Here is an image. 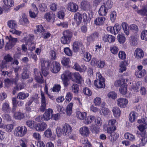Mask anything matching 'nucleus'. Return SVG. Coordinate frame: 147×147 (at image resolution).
<instances>
[{"mask_svg":"<svg viewBox=\"0 0 147 147\" xmlns=\"http://www.w3.org/2000/svg\"><path fill=\"white\" fill-rule=\"evenodd\" d=\"M34 98L32 97L26 104L25 108L26 110L28 111H33L36 108L35 105L32 104Z\"/></svg>","mask_w":147,"mask_h":147,"instance_id":"8","label":"nucleus"},{"mask_svg":"<svg viewBox=\"0 0 147 147\" xmlns=\"http://www.w3.org/2000/svg\"><path fill=\"white\" fill-rule=\"evenodd\" d=\"M72 76L75 78L76 82L78 83L80 82L82 77L78 73L76 72L73 73Z\"/></svg>","mask_w":147,"mask_h":147,"instance_id":"45","label":"nucleus"},{"mask_svg":"<svg viewBox=\"0 0 147 147\" xmlns=\"http://www.w3.org/2000/svg\"><path fill=\"white\" fill-rule=\"evenodd\" d=\"M146 73V70L143 69L142 71L138 70L135 73L136 76L139 78H142L145 74Z\"/></svg>","mask_w":147,"mask_h":147,"instance_id":"38","label":"nucleus"},{"mask_svg":"<svg viewBox=\"0 0 147 147\" xmlns=\"http://www.w3.org/2000/svg\"><path fill=\"white\" fill-rule=\"evenodd\" d=\"M50 7L52 11H55L58 7V6L56 3H53L50 4Z\"/></svg>","mask_w":147,"mask_h":147,"instance_id":"63","label":"nucleus"},{"mask_svg":"<svg viewBox=\"0 0 147 147\" xmlns=\"http://www.w3.org/2000/svg\"><path fill=\"white\" fill-rule=\"evenodd\" d=\"M4 5L6 7H10L14 5L13 0H2Z\"/></svg>","mask_w":147,"mask_h":147,"instance_id":"37","label":"nucleus"},{"mask_svg":"<svg viewBox=\"0 0 147 147\" xmlns=\"http://www.w3.org/2000/svg\"><path fill=\"white\" fill-rule=\"evenodd\" d=\"M25 36L21 40V42L25 43L26 44L32 41L34 39V37L33 34H28L26 33L24 34Z\"/></svg>","mask_w":147,"mask_h":147,"instance_id":"10","label":"nucleus"},{"mask_svg":"<svg viewBox=\"0 0 147 147\" xmlns=\"http://www.w3.org/2000/svg\"><path fill=\"white\" fill-rule=\"evenodd\" d=\"M82 20V15L80 13H77L75 14L74 19V24L76 23L77 25H79L81 22Z\"/></svg>","mask_w":147,"mask_h":147,"instance_id":"20","label":"nucleus"},{"mask_svg":"<svg viewBox=\"0 0 147 147\" xmlns=\"http://www.w3.org/2000/svg\"><path fill=\"white\" fill-rule=\"evenodd\" d=\"M105 20V18L103 17H98L94 20V24L97 25H102Z\"/></svg>","mask_w":147,"mask_h":147,"instance_id":"36","label":"nucleus"},{"mask_svg":"<svg viewBox=\"0 0 147 147\" xmlns=\"http://www.w3.org/2000/svg\"><path fill=\"white\" fill-rule=\"evenodd\" d=\"M1 109L3 111L5 112H8L10 111L11 108L9 103L6 102L3 103Z\"/></svg>","mask_w":147,"mask_h":147,"instance_id":"33","label":"nucleus"},{"mask_svg":"<svg viewBox=\"0 0 147 147\" xmlns=\"http://www.w3.org/2000/svg\"><path fill=\"white\" fill-rule=\"evenodd\" d=\"M51 130L50 129H48L44 132V135L47 138H51L52 140H54L56 138L55 136L51 137L52 135Z\"/></svg>","mask_w":147,"mask_h":147,"instance_id":"26","label":"nucleus"},{"mask_svg":"<svg viewBox=\"0 0 147 147\" xmlns=\"http://www.w3.org/2000/svg\"><path fill=\"white\" fill-rule=\"evenodd\" d=\"M61 63L64 66L67 65L69 63V58L63 57L61 59Z\"/></svg>","mask_w":147,"mask_h":147,"instance_id":"49","label":"nucleus"},{"mask_svg":"<svg viewBox=\"0 0 147 147\" xmlns=\"http://www.w3.org/2000/svg\"><path fill=\"white\" fill-rule=\"evenodd\" d=\"M130 42L132 45H136L137 44L138 42L137 38L134 36H132L131 37Z\"/></svg>","mask_w":147,"mask_h":147,"instance_id":"58","label":"nucleus"},{"mask_svg":"<svg viewBox=\"0 0 147 147\" xmlns=\"http://www.w3.org/2000/svg\"><path fill=\"white\" fill-rule=\"evenodd\" d=\"M61 78L71 79L73 80V78L71 77V73L68 71H65L61 75Z\"/></svg>","mask_w":147,"mask_h":147,"instance_id":"31","label":"nucleus"},{"mask_svg":"<svg viewBox=\"0 0 147 147\" xmlns=\"http://www.w3.org/2000/svg\"><path fill=\"white\" fill-rule=\"evenodd\" d=\"M120 68L119 69V72L122 73L124 71L126 70V68L124 62H122L120 65Z\"/></svg>","mask_w":147,"mask_h":147,"instance_id":"53","label":"nucleus"},{"mask_svg":"<svg viewBox=\"0 0 147 147\" xmlns=\"http://www.w3.org/2000/svg\"><path fill=\"white\" fill-rule=\"evenodd\" d=\"M98 33L97 32H94L91 34L90 36L87 38V41L90 42L97 40L98 38Z\"/></svg>","mask_w":147,"mask_h":147,"instance_id":"23","label":"nucleus"},{"mask_svg":"<svg viewBox=\"0 0 147 147\" xmlns=\"http://www.w3.org/2000/svg\"><path fill=\"white\" fill-rule=\"evenodd\" d=\"M34 70L35 80L37 82L39 83H43V80L42 79V76L40 72H39L38 73L37 69H35Z\"/></svg>","mask_w":147,"mask_h":147,"instance_id":"21","label":"nucleus"},{"mask_svg":"<svg viewBox=\"0 0 147 147\" xmlns=\"http://www.w3.org/2000/svg\"><path fill=\"white\" fill-rule=\"evenodd\" d=\"M44 18L48 22H53L55 18V15L52 12L50 11L46 13L44 15Z\"/></svg>","mask_w":147,"mask_h":147,"instance_id":"12","label":"nucleus"},{"mask_svg":"<svg viewBox=\"0 0 147 147\" xmlns=\"http://www.w3.org/2000/svg\"><path fill=\"white\" fill-rule=\"evenodd\" d=\"M137 12L142 16H145L147 13V9L146 7H143L142 9L138 10Z\"/></svg>","mask_w":147,"mask_h":147,"instance_id":"42","label":"nucleus"},{"mask_svg":"<svg viewBox=\"0 0 147 147\" xmlns=\"http://www.w3.org/2000/svg\"><path fill=\"white\" fill-rule=\"evenodd\" d=\"M64 51L66 55L68 56H71L72 54L71 50L68 47H66L64 49Z\"/></svg>","mask_w":147,"mask_h":147,"instance_id":"60","label":"nucleus"},{"mask_svg":"<svg viewBox=\"0 0 147 147\" xmlns=\"http://www.w3.org/2000/svg\"><path fill=\"white\" fill-rule=\"evenodd\" d=\"M95 119L94 116H88V117H86L85 118H83V122L86 124H88L90 123Z\"/></svg>","mask_w":147,"mask_h":147,"instance_id":"35","label":"nucleus"},{"mask_svg":"<svg viewBox=\"0 0 147 147\" xmlns=\"http://www.w3.org/2000/svg\"><path fill=\"white\" fill-rule=\"evenodd\" d=\"M117 39L118 41L121 44L123 43L125 41V38L123 34H119L117 37Z\"/></svg>","mask_w":147,"mask_h":147,"instance_id":"39","label":"nucleus"},{"mask_svg":"<svg viewBox=\"0 0 147 147\" xmlns=\"http://www.w3.org/2000/svg\"><path fill=\"white\" fill-rule=\"evenodd\" d=\"M29 94L28 93H25L22 92L19 93L17 95V97L20 99H24L28 97L29 96Z\"/></svg>","mask_w":147,"mask_h":147,"instance_id":"41","label":"nucleus"},{"mask_svg":"<svg viewBox=\"0 0 147 147\" xmlns=\"http://www.w3.org/2000/svg\"><path fill=\"white\" fill-rule=\"evenodd\" d=\"M13 59L12 57L10 54H7L5 55L4 57V60L6 63L11 62Z\"/></svg>","mask_w":147,"mask_h":147,"instance_id":"47","label":"nucleus"},{"mask_svg":"<svg viewBox=\"0 0 147 147\" xmlns=\"http://www.w3.org/2000/svg\"><path fill=\"white\" fill-rule=\"evenodd\" d=\"M38 7L39 10L41 11L45 12L47 10V5L45 3H40Z\"/></svg>","mask_w":147,"mask_h":147,"instance_id":"44","label":"nucleus"},{"mask_svg":"<svg viewBox=\"0 0 147 147\" xmlns=\"http://www.w3.org/2000/svg\"><path fill=\"white\" fill-rule=\"evenodd\" d=\"M47 128V125L45 122L38 123L35 125L34 129L38 131H42Z\"/></svg>","mask_w":147,"mask_h":147,"instance_id":"11","label":"nucleus"},{"mask_svg":"<svg viewBox=\"0 0 147 147\" xmlns=\"http://www.w3.org/2000/svg\"><path fill=\"white\" fill-rule=\"evenodd\" d=\"M53 113V110L49 108L46 110L42 115L44 121H48L51 119Z\"/></svg>","mask_w":147,"mask_h":147,"instance_id":"7","label":"nucleus"},{"mask_svg":"<svg viewBox=\"0 0 147 147\" xmlns=\"http://www.w3.org/2000/svg\"><path fill=\"white\" fill-rule=\"evenodd\" d=\"M82 42L78 41L74 42L72 45L73 51L75 52L79 51L81 49H82Z\"/></svg>","mask_w":147,"mask_h":147,"instance_id":"15","label":"nucleus"},{"mask_svg":"<svg viewBox=\"0 0 147 147\" xmlns=\"http://www.w3.org/2000/svg\"><path fill=\"white\" fill-rule=\"evenodd\" d=\"M18 40L17 38H14L10 35L5 37L6 45L5 48L6 50L10 49L16 45Z\"/></svg>","mask_w":147,"mask_h":147,"instance_id":"5","label":"nucleus"},{"mask_svg":"<svg viewBox=\"0 0 147 147\" xmlns=\"http://www.w3.org/2000/svg\"><path fill=\"white\" fill-rule=\"evenodd\" d=\"M74 103L71 102L69 103L67 106L66 108V114L70 116L72 113V109Z\"/></svg>","mask_w":147,"mask_h":147,"instance_id":"30","label":"nucleus"},{"mask_svg":"<svg viewBox=\"0 0 147 147\" xmlns=\"http://www.w3.org/2000/svg\"><path fill=\"white\" fill-rule=\"evenodd\" d=\"M13 117L16 119L21 120L24 117V115L23 113L17 111L13 113Z\"/></svg>","mask_w":147,"mask_h":147,"instance_id":"25","label":"nucleus"},{"mask_svg":"<svg viewBox=\"0 0 147 147\" xmlns=\"http://www.w3.org/2000/svg\"><path fill=\"white\" fill-rule=\"evenodd\" d=\"M50 57L51 60H55L57 57L55 52L53 50H51L49 53Z\"/></svg>","mask_w":147,"mask_h":147,"instance_id":"56","label":"nucleus"},{"mask_svg":"<svg viewBox=\"0 0 147 147\" xmlns=\"http://www.w3.org/2000/svg\"><path fill=\"white\" fill-rule=\"evenodd\" d=\"M138 127L139 130L141 131V135L146 134L145 132L144 131L145 129L146 128V125L141 124Z\"/></svg>","mask_w":147,"mask_h":147,"instance_id":"57","label":"nucleus"},{"mask_svg":"<svg viewBox=\"0 0 147 147\" xmlns=\"http://www.w3.org/2000/svg\"><path fill=\"white\" fill-rule=\"evenodd\" d=\"M63 35L61 39V42L64 44H69L72 36V32L69 31H65L63 32Z\"/></svg>","mask_w":147,"mask_h":147,"instance_id":"6","label":"nucleus"},{"mask_svg":"<svg viewBox=\"0 0 147 147\" xmlns=\"http://www.w3.org/2000/svg\"><path fill=\"white\" fill-rule=\"evenodd\" d=\"M121 28V26L118 24H116L113 27V33L115 35L117 34L120 30Z\"/></svg>","mask_w":147,"mask_h":147,"instance_id":"46","label":"nucleus"},{"mask_svg":"<svg viewBox=\"0 0 147 147\" xmlns=\"http://www.w3.org/2000/svg\"><path fill=\"white\" fill-rule=\"evenodd\" d=\"M97 126V125H92L91 126L90 130L93 133L96 134L98 133L99 128Z\"/></svg>","mask_w":147,"mask_h":147,"instance_id":"48","label":"nucleus"},{"mask_svg":"<svg viewBox=\"0 0 147 147\" xmlns=\"http://www.w3.org/2000/svg\"><path fill=\"white\" fill-rule=\"evenodd\" d=\"M41 67L42 69L49 68L50 63L48 61L45 60L43 59H40Z\"/></svg>","mask_w":147,"mask_h":147,"instance_id":"34","label":"nucleus"},{"mask_svg":"<svg viewBox=\"0 0 147 147\" xmlns=\"http://www.w3.org/2000/svg\"><path fill=\"white\" fill-rule=\"evenodd\" d=\"M72 97V94L71 93L68 92L66 93L65 98L67 101L70 102L71 100Z\"/></svg>","mask_w":147,"mask_h":147,"instance_id":"61","label":"nucleus"},{"mask_svg":"<svg viewBox=\"0 0 147 147\" xmlns=\"http://www.w3.org/2000/svg\"><path fill=\"white\" fill-rule=\"evenodd\" d=\"M139 109L136 108L134 111L131 112L129 115V120L131 122H134L138 116L137 112L140 111Z\"/></svg>","mask_w":147,"mask_h":147,"instance_id":"14","label":"nucleus"},{"mask_svg":"<svg viewBox=\"0 0 147 147\" xmlns=\"http://www.w3.org/2000/svg\"><path fill=\"white\" fill-rule=\"evenodd\" d=\"M34 121H33L28 120L26 122V125L31 129H34Z\"/></svg>","mask_w":147,"mask_h":147,"instance_id":"51","label":"nucleus"},{"mask_svg":"<svg viewBox=\"0 0 147 147\" xmlns=\"http://www.w3.org/2000/svg\"><path fill=\"white\" fill-rule=\"evenodd\" d=\"M61 86L59 84H55L52 88L53 92H58L60 90Z\"/></svg>","mask_w":147,"mask_h":147,"instance_id":"59","label":"nucleus"},{"mask_svg":"<svg viewBox=\"0 0 147 147\" xmlns=\"http://www.w3.org/2000/svg\"><path fill=\"white\" fill-rule=\"evenodd\" d=\"M7 25L11 29L9 30V32L13 34L20 36L22 34L21 31L17 30L15 29L17 26V22L15 20H8L7 22Z\"/></svg>","mask_w":147,"mask_h":147,"instance_id":"2","label":"nucleus"},{"mask_svg":"<svg viewBox=\"0 0 147 147\" xmlns=\"http://www.w3.org/2000/svg\"><path fill=\"white\" fill-rule=\"evenodd\" d=\"M141 135L142 136V138L141 140L140 144L141 145L144 146L147 142V136L146 134Z\"/></svg>","mask_w":147,"mask_h":147,"instance_id":"52","label":"nucleus"},{"mask_svg":"<svg viewBox=\"0 0 147 147\" xmlns=\"http://www.w3.org/2000/svg\"><path fill=\"white\" fill-rule=\"evenodd\" d=\"M112 111L113 115L116 118L119 117L121 114V111L117 107H114L113 108Z\"/></svg>","mask_w":147,"mask_h":147,"instance_id":"29","label":"nucleus"},{"mask_svg":"<svg viewBox=\"0 0 147 147\" xmlns=\"http://www.w3.org/2000/svg\"><path fill=\"white\" fill-rule=\"evenodd\" d=\"M95 59H92L91 61L92 63L95 64L99 68H103L105 64V62L104 61L101 60L96 61Z\"/></svg>","mask_w":147,"mask_h":147,"instance_id":"27","label":"nucleus"},{"mask_svg":"<svg viewBox=\"0 0 147 147\" xmlns=\"http://www.w3.org/2000/svg\"><path fill=\"white\" fill-rule=\"evenodd\" d=\"M90 3L86 1H83V10H87L90 8Z\"/></svg>","mask_w":147,"mask_h":147,"instance_id":"55","label":"nucleus"},{"mask_svg":"<svg viewBox=\"0 0 147 147\" xmlns=\"http://www.w3.org/2000/svg\"><path fill=\"white\" fill-rule=\"evenodd\" d=\"M36 29L34 30L35 34H38L40 35L42 34L43 32H45V30L43 27L42 25H38L36 26Z\"/></svg>","mask_w":147,"mask_h":147,"instance_id":"19","label":"nucleus"},{"mask_svg":"<svg viewBox=\"0 0 147 147\" xmlns=\"http://www.w3.org/2000/svg\"><path fill=\"white\" fill-rule=\"evenodd\" d=\"M19 22L20 24L24 26H27L29 23V21L25 14H23L22 17L20 18Z\"/></svg>","mask_w":147,"mask_h":147,"instance_id":"18","label":"nucleus"},{"mask_svg":"<svg viewBox=\"0 0 147 147\" xmlns=\"http://www.w3.org/2000/svg\"><path fill=\"white\" fill-rule=\"evenodd\" d=\"M65 9L64 7H61L58 12L57 17L60 19H63L65 16Z\"/></svg>","mask_w":147,"mask_h":147,"instance_id":"32","label":"nucleus"},{"mask_svg":"<svg viewBox=\"0 0 147 147\" xmlns=\"http://www.w3.org/2000/svg\"><path fill=\"white\" fill-rule=\"evenodd\" d=\"M60 65L59 63L57 61H53L52 62L51 71L53 73L58 72L60 71Z\"/></svg>","mask_w":147,"mask_h":147,"instance_id":"9","label":"nucleus"},{"mask_svg":"<svg viewBox=\"0 0 147 147\" xmlns=\"http://www.w3.org/2000/svg\"><path fill=\"white\" fill-rule=\"evenodd\" d=\"M124 136L125 139H129L130 141H133L135 139L134 136L130 133H126L125 134Z\"/></svg>","mask_w":147,"mask_h":147,"instance_id":"54","label":"nucleus"},{"mask_svg":"<svg viewBox=\"0 0 147 147\" xmlns=\"http://www.w3.org/2000/svg\"><path fill=\"white\" fill-rule=\"evenodd\" d=\"M119 91L120 93L122 94H125L126 93L127 88L125 83H123V84L121 85L119 89Z\"/></svg>","mask_w":147,"mask_h":147,"instance_id":"43","label":"nucleus"},{"mask_svg":"<svg viewBox=\"0 0 147 147\" xmlns=\"http://www.w3.org/2000/svg\"><path fill=\"white\" fill-rule=\"evenodd\" d=\"M28 129L25 126L20 125L16 127L14 130V134L16 136L22 137L27 133Z\"/></svg>","mask_w":147,"mask_h":147,"instance_id":"4","label":"nucleus"},{"mask_svg":"<svg viewBox=\"0 0 147 147\" xmlns=\"http://www.w3.org/2000/svg\"><path fill=\"white\" fill-rule=\"evenodd\" d=\"M113 3L111 0H108L107 2L103 5L107 9H110L112 7Z\"/></svg>","mask_w":147,"mask_h":147,"instance_id":"64","label":"nucleus"},{"mask_svg":"<svg viewBox=\"0 0 147 147\" xmlns=\"http://www.w3.org/2000/svg\"><path fill=\"white\" fill-rule=\"evenodd\" d=\"M111 137V140L112 141H115L119 137L118 134L115 132L112 133L110 134Z\"/></svg>","mask_w":147,"mask_h":147,"instance_id":"62","label":"nucleus"},{"mask_svg":"<svg viewBox=\"0 0 147 147\" xmlns=\"http://www.w3.org/2000/svg\"><path fill=\"white\" fill-rule=\"evenodd\" d=\"M67 8L69 11L75 12L78 10V6L75 3L70 2L67 4Z\"/></svg>","mask_w":147,"mask_h":147,"instance_id":"13","label":"nucleus"},{"mask_svg":"<svg viewBox=\"0 0 147 147\" xmlns=\"http://www.w3.org/2000/svg\"><path fill=\"white\" fill-rule=\"evenodd\" d=\"M96 76V80L94 82V85L98 88H104L105 86V79L99 72H97Z\"/></svg>","mask_w":147,"mask_h":147,"instance_id":"3","label":"nucleus"},{"mask_svg":"<svg viewBox=\"0 0 147 147\" xmlns=\"http://www.w3.org/2000/svg\"><path fill=\"white\" fill-rule=\"evenodd\" d=\"M141 38L142 40L145 41L147 40V30H144L141 34Z\"/></svg>","mask_w":147,"mask_h":147,"instance_id":"50","label":"nucleus"},{"mask_svg":"<svg viewBox=\"0 0 147 147\" xmlns=\"http://www.w3.org/2000/svg\"><path fill=\"white\" fill-rule=\"evenodd\" d=\"M117 101L118 105L121 108H125L126 107L128 102L127 99L122 98L118 99Z\"/></svg>","mask_w":147,"mask_h":147,"instance_id":"17","label":"nucleus"},{"mask_svg":"<svg viewBox=\"0 0 147 147\" xmlns=\"http://www.w3.org/2000/svg\"><path fill=\"white\" fill-rule=\"evenodd\" d=\"M121 26L125 33L126 35H128L129 34V30L127 24L126 22H123L121 24Z\"/></svg>","mask_w":147,"mask_h":147,"instance_id":"40","label":"nucleus"},{"mask_svg":"<svg viewBox=\"0 0 147 147\" xmlns=\"http://www.w3.org/2000/svg\"><path fill=\"white\" fill-rule=\"evenodd\" d=\"M134 55L136 58L140 59L143 58L144 54L143 51L141 49L137 48L134 51Z\"/></svg>","mask_w":147,"mask_h":147,"instance_id":"16","label":"nucleus"},{"mask_svg":"<svg viewBox=\"0 0 147 147\" xmlns=\"http://www.w3.org/2000/svg\"><path fill=\"white\" fill-rule=\"evenodd\" d=\"M108 10L103 5H102L98 11V13L100 16H105L106 15Z\"/></svg>","mask_w":147,"mask_h":147,"instance_id":"28","label":"nucleus"},{"mask_svg":"<svg viewBox=\"0 0 147 147\" xmlns=\"http://www.w3.org/2000/svg\"><path fill=\"white\" fill-rule=\"evenodd\" d=\"M102 39L105 42L108 41L109 42H112L115 41V38L111 35H106L103 37Z\"/></svg>","mask_w":147,"mask_h":147,"instance_id":"22","label":"nucleus"},{"mask_svg":"<svg viewBox=\"0 0 147 147\" xmlns=\"http://www.w3.org/2000/svg\"><path fill=\"white\" fill-rule=\"evenodd\" d=\"M0 127L5 129L7 132H10L12 131L13 129V125L12 124H9L5 125L4 124H2Z\"/></svg>","mask_w":147,"mask_h":147,"instance_id":"24","label":"nucleus"},{"mask_svg":"<svg viewBox=\"0 0 147 147\" xmlns=\"http://www.w3.org/2000/svg\"><path fill=\"white\" fill-rule=\"evenodd\" d=\"M72 131L71 127L69 124L65 123L62 125L61 128L60 127H57L56 129V132L58 137H61L62 135L66 136H69Z\"/></svg>","mask_w":147,"mask_h":147,"instance_id":"1","label":"nucleus"}]
</instances>
